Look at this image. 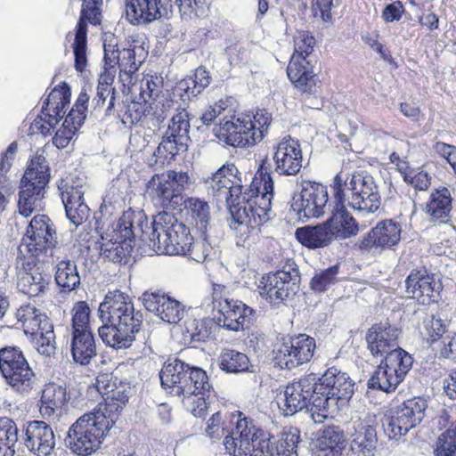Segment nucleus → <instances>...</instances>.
I'll return each mask as SVG.
<instances>
[{
	"mask_svg": "<svg viewBox=\"0 0 456 456\" xmlns=\"http://www.w3.org/2000/svg\"><path fill=\"white\" fill-rule=\"evenodd\" d=\"M91 389L102 395L103 403L81 416L69 430L70 449L84 456L99 448L104 436L117 422L118 412L128 402L130 387L126 383H117L111 373H100Z\"/></svg>",
	"mask_w": 456,
	"mask_h": 456,
	"instance_id": "1",
	"label": "nucleus"
},
{
	"mask_svg": "<svg viewBox=\"0 0 456 456\" xmlns=\"http://www.w3.org/2000/svg\"><path fill=\"white\" fill-rule=\"evenodd\" d=\"M102 326L98 334L102 342L115 349L129 348L142 323V314L136 311L131 297L116 290L109 292L98 308Z\"/></svg>",
	"mask_w": 456,
	"mask_h": 456,
	"instance_id": "2",
	"label": "nucleus"
},
{
	"mask_svg": "<svg viewBox=\"0 0 456 456\" xmlns=\"http://www.w3.org/2000/svg\"><path fill=\"white\" fill-rule=\"evenodd\" d=\"M159 378L163 388L175 396H183L184 407L197 418L207 413L214 391L202 369L191 367L177 358L168 359Z\"/></svg>",
	"mask_w": 456,
	"mask_h": 456,
	"instance_id": "3",
	"label": "nucleus"
},
{
	"mask_svg": "<svg viewBox=\"0 0 456 456\" xmlns=\"http://www.w3.org/2000/svg\"><path fill=\"white\" fill-rule=\"evenodd\" d=\"M149 240L157 254L189 256L199 263L204 262L211 252L208 242H194L189 228L167 211L154 216Z\"/></svg>",
	"mask_w": 456,
	"mask_h": 456,
	"instance_id": "4",
	"label": "nucleus"
},
{
	"mask_svg": "<svg viewBox=\"0 0 456 456\" xmlns=\"http://www.w3.org/2000/svg\"><path fill=\"white\" fill-rule=\"evenodd\" d=\"M252 195L238 201L235 208L232 210V216L235 223L240 224L242 234L248 231L252 235L245 238L248 244L256 243L260 233V224L269 219L271 202L273 197V180L271 173L264 164L256 171L250 184Z\"/></svg>",
	"mask_w": 456,
	"mask_h": 456,
	"instance_id": "5",
	"label": "nucleus"
},
{
	"mask_svg": "<svg viewBox=\"0 0 456 456\" xmlns=\"http://www.w3.org/2000/svg\"><path fill=\"white\" fill-rule=\"evenodd\" d=\"M148 228L147 216L142 210L129 208L102 232L97 241L100 255L113 263L126 262L134 245L135 237L142 238Z\"/></svg>",
	"mask_w": 456,
	"mask_h": 456,
	"instance_id": "6",
	"label": "nucleus"
},
{
	"mask_svg": "<svg viewBox=\"0 0 456 456\" xmlns=\"http://www.w3.org/2000/svg\"><path fill=\"white\" fill-rule=\"evenodd\" d=\"M316 391L309 413L315 423H323L330 416L345 406L354 392V383L347 373L336 367L328 369L317 378Z\"/></svg>",
	"mask_w": 456,
	"mask_h": 456,
	"instance_id": "7",
	"label": "nucleus"
},
{
	"mask_svg": "<svg viewBox=\"0 0 456 456\" xmlns=\"http://www.w3.org/2000/svg\"><path fill=\"white\" fill-rule=\"evenodd\" d=\"M334 199L338 208L348 206L354 210L374 213L381 204L374 178L363 172H354L345 179L340 174L333 181Z\"/></svg>",
	"mask_w": 456,
	"mask_h": 456,
	"instance_id": "8",
	"label": "nucleus"
},
{
	"mask_svg": "<svg viewBox=\"0 0 456 456\" xmlns=\"http://www.w3.org/2000/svg\"><path fill=\"white\" fill-rule=\"evenodd\" d=\"M272 117L265 110L250 115H225L214 128L216 136L232 147H249L260 142L271 124Z\"/></svg>",
	"mask_w": 456,
	"mask_h": 456,
	"instance_id": "9",
	"label": "nucleus"
},
{
	"mask_svg": "<svg viewBox=\"0 0 456 456\" xmlns=\"http://www.w3.org/2000/svg\"><path fill=\"white\" fill-rule=\"evenodd\" d=\"M201 306L214 314L216 323L227 330L239 331L245 328L253 310L239 300L230 298L224 285L214 283L212 292L207 296Z\"/></svg>",
	"mask_w": 456,
	"mask_h": 456,
	"instance_id": "10",
	"label": "nucleus"
},
{
	"mask_svg": "<svg viewBox=\"0 0 456 456\" xmlns=\"http://www.w3.org/2000/svg\"><path fill=\"white\" fill-rule=\"evenodd\" d=\"M189 183L187 172L170 170L152 175L146 192L156 208L173 210L183 201V192Z\"/></svg>",
	"mask_w": 456,
	"mask_h": 456,
	"instance_id": "11",
	"label": "nucleus"
},
{
	"mask_svg": "<svg viewBox=\"0 0 456 456\" xmlns=\"http://www.w3.org/2000/svg\"><path fill=\"white\" fill-rule=\"evenodd\" d=\"M241 416L242 413L238 414L236 427L224 439L225 451L233 456H273L276 452L275 443L272 441L273 437L263 430L258 433V447L254 449V446H249L248 437L255 431V424L251 419Z\"/></svg>",
	"mask_w": 456,
	"mask_h": 456,
	"instance_id": "12",
	"label": "nucleus"
},
{
	"mask_svg": "<svg viewBox=\"0 0 456 456\" xmlns=\"http://www.w3.org/2000/svg\"><path fill=\"white\" fill-rule=\"evenodd\" d=\"M48 166L42 155L33 158L21 179L18 208L20 215L28 216L40 208L45 188L49 183Z\"/></svg>",
	"mask_w": 456,
	"mask_h": 456,
	"instance_id": "13",
	"label": "nucleus"
},
{
	"mask_svg": "<svg viewBox=\"0 0 456 456\" xmlns=\"http://www.w3.org/2000/svg\"><path fill=\"white\" fill-rule=\"evenodd\" d=\"M56 244V228L53 221L46 215H37L31 219L19 249L45 263L50 259L53 261Z\"/></svg>",
	"mask_w": 456,
	"mask_h": 456,
	"instance_id": "14",
	"label": "nucleus"
},
{
	"mask_svg": "<svg viewBox=\"0 0 456 456\" xmlns=\"http://www.w3.org/2000/svg\"><path fill=\"white\" fill-rule=\"evenodd\" d=\"M189 131L188 112L185 109L177 110L153 153L154 165L163 167L174 160L179 151H186L190 140Z\"/></svg>",
	"mask_w": 456,
	"mask_h": 456,
	"instance_id": "15",
	"label": "nucleus"
},
{
	"mask_svg": "<svg viewBox=\"0 0 456 456\" xmlns=\"http://www.w3.org/2000/svg\"><path fill=\"white\" fill-rule=\"evenodd\" d=\"M189 131L188 112L185 109L177 110L153 153L154 165L163 167L174 160L179 151H186L190 140Z\"/></svg>",
	"mask_w": 456,
	"mask_h": 456,
	"instance_id": "16",
	"label": "nucleus"
},
{
	"mask_svg": "<svg viewBox=\"0 0 456 456\" xmlns=\"http://www.w3.org/2000/svg\"><path fill=\"white\" fill-rule=\"evenodd\" d=\"M0 371L5 382L17 393L28 394L36 377L22 352L16 347L0 350Z\"/></svg>",
	"mask_w": 456,
	"mask_h": 456,
	"instance_id": "17",
	"label": "nucleus"
},
{
	"mask_svg": "<svg viewBox=\"0 0 456 456\" xmlns=\"http://www.w3.org/2000/svg\"><path fill=\"white\" fill-rule=\"evenodd\" d=\"M70 102V90L66 83L53 88L44 101L41 115L29 126L31 134H51L55 126L63 118L66 107Z\"/></svg>",
	"mask_w": 456,
	"mask_h": 456,
	"instance_id": "18",
	"label": "nucleus"
},
{
	"mask_svg": "<svg viewBox=\"0 0 456 456\" xmlns=\"http://www.w3.org/2000/svg\"><path fill=\"white\" fill-rule=\"evenodd\" d=\"M86 188V178L72 173L62 177L58 183L66 216L75 226L83 224L89 216L90 209L84 200Z\"/></svg>",
	"mask_w": 456,
	"mask_h": 456,
	"instance_id": "19",
	"label": "nucleus"
},
{
	"mask_svg": "<svg viewBox=\"0 0 456 456\" xmlns=\"http://www.w3.org/2000/svg\"><path fill=\"white\" fill-rule=\"evenodd\" d=\"M299 195L293 198L291 208L299 218H318L330 212L331 204L327 188L322 183L305 180Z\"/></svg>",
	"mask_w": 456,
	"mask_h": 456,
	"instance_id": "20",
	"label": "nucleus"
},
{
	"mask_svg": "<svg viewBox=\"0 0 456 456\" xmlns=\"http://www.w3.org/2000/svg\"><path fill=\"white\" fill-rule=\"evenodd\" d=\"M237 168L233 164L221 167L206 181L208 193L219 203H224L230 214L240 200L242 187L236 183Z\"/></svg>",
	"mask_w": 456,
	"mask_h": 456,
	"instance_id": "21",
	"label": "nucleus"
},
{
	"mask_svg": "<svg viewBox=\"0 0 456 456\" xmlns=\"http://www.w3.org/2000/svg\"><path fill=\"white\" fill-rule=\"evenodd\" d=\"M297 278L298 272L294 268L269 273L257 284L259 294L270 304L278 305L295 294Z\"/></svg>",
	"mask_w": 456,
	"mask_h": 456,
	"instance_id": "22",
	"label": "nucleus"
},
{
	"mask_svg": "<svg viewBox=\"0 0 456 456\" xmlns=\"http://www.w3.org/2000/svg\"><path fill=\"white\" fill-rule=\"evenodd\" d=\"M317 377L310 374L298 380L289 383L283 394V397L278 402L279 408L286 416H291L297 411L309 408L313 403L314 395L316 391Z\"/></svg>",
	"mask_w": 456,
	"mask_h": 456,
	"instance_id": "23",
	"label": "nucleus"
},
{
	"mask_svg": "<svg viewBox=\"0 0 456 456\" xmlns=\"http://www.w3.org/2000/svg\"><path fill=\"white\" fill-rule=\"evenodd\" d=\"M315 349L314 338L306 334L284 339L275 352L274 360L281 369L291 370L309 362Z\"/></svg>",
	"mask_w": 456,
	"mask_h": 456,
	"instance_id": "24",
	"label": "nucleus"
},
{
	"mask_svg": "<svg viewBox=\"0 0 456 456\" xmlns=\"http://www.w3.org/2000/svg\"><path fill=\"white\" fill-rule=\"evenodd\" d=\"M102 0H83L79 20L77 24L73 51L75 55V69L78 72L85 70L87 64L86 58V21L93 25L101 22V6Z\"/></svg>",
	"mask_w": 456,
	"mask_h": 456,
	"instance_id": "25",
	"label": "nucleus"
},
{
	"mask_svg": "<svg viewBox=\"0 0 456 456\" xmlns=\"http://www.w3.org/2000/svg\"><path fill=\"white\" fill-rule=\"evenodd\" d=\"M274 170L280 175H297L303 163V153L299 142L290 136L284 137L273 147Z\"/></svg>",
	"mask_w": 456,
	"mask_h": 456,
	"instance_id": "26",
	"label": "nucleus"
},
{
	"mask_svg": "<svg viewBox=\"0 0 456 456\" xmlns=\"http://www.w3.org/2000/svg\"><path fill=\"white\" fill-rule=\"evenodd\" d=\"M173 8L172 0H126V15L132 24L168 18Z\"/></svg>",
	"mask_w": 456,
	"mask_h": 456,
	"instance_id": "27",
	"label": "nucleus"
},
{
	"mask_svg": "<svg viewBox=\"0 0 456 456\" xmlns=\"http://www.w3.org/2000/svg\"><path fill=\"white\" fill-rule=\"evenodd\" d=\"M144 307L168 323H178L184 316L183 305L160 291H145L142 295Z\"/></svg>",
	"mask_w": 456,
	"mask_h": 456,
	"instance_id": "28",
	"label": "nucleus"
},
{
	"mask_svg": "<svg viewBox=\"0 0 456 456\" xmlns=\"http://www.w3.org/2000/svg\"><path fill=\"white\" fill-rule=\"evenodd\" d=\"M89 99L90 97L86 92L79 94L75 104L66 116L61 127L57 130L53 138V142L57 148L63 149L67 147L76 132L83 125L86 117Z\"/></svg>",
	"mask_w": 456,
	"mask_h": 456,
	"instance_id": "29",
	"label": "nucleus"
},
{
	"mask_svg": "<svg viewBox=\"0 0 456 456\" xmlns=\"http://www.w3.org/2000/svg\"><path fill=\"white\" fill-rule=\"evenodd\" d=\"M22 432L27 449L37 456H48L55 446V436L52 428L44 421L28 422Z\"/></svg>",
	"mask_w": 456,
	"mask_h": 456,
	"instance_id": "30",
	"label": "nucleus"
},
{
	"mask_svg": "<svg viewBox=\"0 0 456 456\" xmlns=\"http://www.w3.org/2000/svg\"><path fill=\"white\" fill-rule=\"evenodd\" d=\"M405 286L408 296L422 305L435 302L441 287L435 275L425 269L411 272L405 281Z\"/></svg>",
	"mask_w": 456,
	"mask_h": 456,
	"instance_id": "31",
	"label": "nucleus"
},
{
	"mask_svg": "<svg viewBox=\"0 0 456 456\" xmlns=\"http://www.w3.org/2000/svg\"><path fill=\"white\" fill-rule=\"evenodd\" d=\"M352 452L357 456H373L378 442L376 428L370 419H357L348 429Z\"/></svg>",
	"mask_w": 456,
	"mask_h": 456,
	"instance_id": "32",
	"label": "nucleus"
},
{
	"mask_svg": "<svg viewBox=\"0 0 456 456\" xmlns=\"http://www.w3.org/2000/svg\"><path fill=\"white\" fill-rule=\"evenodd\" d=\"M313 59L292 55L287 68V75L294 86L303 94L317 92L318 76L314 71Z\"/></svg>",
	"mask_w": 456,
	"mask_h": 456,
	"instance_id": "33",
	"label": "nucleus"
},
{
	"mask_svg": "<svg viewBox=\"0 0 456 456\" xmlns=\"http://www.w3.org/2000/svg\"><path fill=\"white\" fill-rule=\"evenodd\" d=\"M398 330L388 323L373 325L366 334L368 349L372 355H386L397 348Z\"/></svg>",
	"mask_w": 456,
	"mask_h": 456,
	"instance_id": "34",
	"label": "nucleus"
},
{
	"mask_svg": "<svg viewBox=\"0 0 456 456\" xmlns=\"http://www.w3.org/2000/svg\"><path fill=\"white\" fill-rule=\"evenodd\" d=\"M48 284L49 276L29 262L27 263V267L23 265L17 273V288L28 297H37L45 293Z\"/></svg>",
	"mask_w": 456,
	"mask_h": 456,
	"instance_id": "35",
	"label": "nucleus"
},
{
	"mask_svg": "<svg viewBox=\"0 0 456 456\" xmlns=\"http://www.w3.org/2000/svg\"><path fill=\"white\" fill-rule=\"evenodd\" d=\"M69 398L66 387L54 382L46 384L40 400L41 415L49 419L61 414Z\"/></svg>",
	"mask_w": 456,
	"mask_h": 456,
	"instance_id": "36",
	"label": "nucleus"
},
{
	"mask_svg": "<svg viewBox=\"0 0 456 456\" xmlns=\"http://www.w3.org/2000/svg\"><path fill=\"white\" fill-rule=\"evenodd\" d=\"M16 318L25 334L35 336L45 329H50L53 323L47 315L33 305H21L16 312Z\"/></svg>",
	"mask_w": 456,
	"mask_h": 456,
	"instance_id": "37",
	"label": "nucleus"
},
{
	"mask_svg": "<svg viewBox=\"0 0 456 456\" xmlns=\"http://www.w3.org/2000/svg\"><path fill=\"white\" fill-rule=\"evenodd\" d=\"M452 194L448 188L433 191L426 205V212L432 221L446 224L452 211Z\"/></svg>",
	"mask_w": 456,
	"mask_h": 456,
	"instance_id": "38",
	"label": "nucleus"
},
{
	"mask_svg": "<svg viewBox=\"0 0 456 456\" xmlns=\"http://www.w3.org/2000/svg\"><path fill=\"white\" fill-rule=\"evenodd\" d=\"M210 81L211 77L207 69L199 67L192 76L187 77L177 83L175 94H177L183 102L189 101L208 87Z\"/></svg>",
	"mask_w": 456,
	"mask_h": 456,
	"instance_id": "39",
	"label": "nucleus"
},
{
	"mask_svg": "<svg viewBox=\"0 0 456 456\" xmlns=\"http://www.w3.org/2000/svg\"><path fill=\"white\" fill-rule=\"evenodd\" d=\"M70 353L73 361L80 365H87L96 356V344L92 332L71 334Z\"/></svg>",
	"mask_w": 456,
	"mask_h": 456,
	"instance_id": "40",
	"label": "nucleus"
},
{
	"mask_svg": "<svg viewBox=\"0 0 456 456\" xmlns=\"http://www.w3.org/2000/svg\"><path fill=\"white\" fill-rule=\"evenodd\" d=\"M297 240L309 248H323L333 241V233L330 232L326 222L315 226L299 227L295 232Z\"/></svg>",
	"mask_w": 456,
	"mask_h": 456,
	"instance_id": "41",
	"label": "nucleus"
},
{
	"mask_svg": "<svg viewBox=\"0 0 456 456\" xmlns=\"http://www.w3.org/2000/svg\"><path fill=\"white\" fill-rule=\"evenodd\" d=\"M344 434L338 427H326L315 441L318 456H338L344 448Z\"/></svg>",
	"mask_w": 456,
	"mask_h": 456,
	"instance_id": "42",
	"label": "nucleus"
},
{
	"mask_svg": "<svg viewBox=\"0 0 456 456\" xmlns=\"http://www.w3.org/2000/svg\"><path fill=\"white\" fill-rule=\"evenodd\" d=\"M219 368L230 374L254 373L255 366L248 356L237 350L225 349L218 358Z\"/></svg>",
	"mask_w": 456,
	"mask_h": 456,
	"instance_id": "43",
	"label": "nucleus"
},
{
	"mask_svg": "<svg viewBox=\"0 0 456 456\" xmlns=\"http://www.w3.org/2000/svg\"><path fill=\"white\" fill-rule=\"evenodd\" d=\"M54 280L61 292L76 290L80 285V275L77 265L70 260H61L55 265Z\"/></svg>",
	"mask_w": 456,
	"mask_h": 456,
	"instance_id": "44",
	"label": "nucleus"
},
{
	"mask_svg": "<svg viewBox=\"0 0 456 456\" xmlns=\"http://www.w3.org/2000/svg\"><path fill=\"white\" fill-rule=\"evenodd\" d=\"M427 406L425 399L413 397L404 401L393 412L413 428L422 421Z\"/></svg>",
	"mask_w": 456,
	"mask_h": 456,
	"instance_id": "45",
	"label": "nucleus"
},
{
	"mask_svg": "<svg viewBox=\"0 0 456 456\" xmlns=\"http://www.w3.org/2000/svg\"><path fill=\"white\" fill-rule=\"evenodd\" d=\"M241 413L240 411H237L236 413L231 414V416H225L224 418L222 414L217 411L214 413L207 421L205 435L212 441H218L222 437H226L228 435H231L232 430L230 431V426L235 425L238 419V414Z\"/></svg>",
	"mask_w": 456,
	"mask_h": 456,
	"instance_id": "46",
	"label": "nucleus"
},
{
	"mask_svg": "<svg viewBox=\"0 0 456 456\" xmlns=\"http://www.w3.org/2000/svg\"><path fill=\"white\" fill-rule=\"evenodd\" d=\"M402 228L400 224L387 219L377 224L372 228V235L378 240V246L382 248H391L401 240Z\"/></svg>",
	"mask_w": 456,
	"mask_h": 456,
	"instance_id": "47",
	"label": "nucleus"
},
{
	"mask_svg": "<svg viewBox=\"0 0 456 456\" xmlns=\"http://www.w3.org/2000/svg\"><path fill=\"white\" fill-rule=\"evenodd\" d=\"M401 382L398 376L382 361L368 380V387L389 393L395 391Z\"/></svg>",
	"mask_w": 456,
	"mask_h": 456,
	"instance_id": "48",
	"label": "nucleus"
},
{
	"mask_svg": "<svg viewBox=\"0 0 456 456\" xmlns=\"http://www.w3.org/2000/svg\"><path fill=\"white\" fill-rule=\"evenodd\" d=\"M18 428L10 418H0V456H14L18 442Z\"/></svg>",
	"mask_w": 456,
	"mask_h": 456,
	"instance_id": "49",
	"label": "nucleus"
},
{
	"mask_svg": "<svg viewBox=\"0 0 456 456\" xmlns=\"http://www.w3.org/2000/svg\"><path fill=\"white\" fill-rule=\"evenodd\" d=\"M383 362L403 381L412 367L413 359L405 350L397 347L391 350Z\"/></svg>",
	"mask_w": 456,
	"mask_h": 456,
	"instance_id": "50",
	"label": "nucleus"
},
{
	"mask_svg": "<svg viewBox=\"0 0 456 456\" xmlns=\"http://www.w3.org/2000/svg\"><path fill=\"white\" fill-rule=\"evenodd\" d=\"M188 216L195 227L204 232L209 223V207L207 202L191 198L186 203Z\"/></svg>",
	"mask_w": 456,
	"mask_h": 456,
	"instance_id": "51",
	"label": "nucleus"
},
{
	"mask_svg": "<svg viewBox=\"0 0 456 456\" xmlns=\"http://www.w3.org/2000/svg\"><path fill=\"white\" fill-rule=\"evenodd\" d=\"M419 332L428 343L438 341L446 332V323L435 315H427L419 328Z\"/></svg>",
	"mask_w": 456,
	"mask_h": 456,
	"instance_id": "52",
	"label": "nucleus"
},
{
	"mask_svg": "<svg viewBox=\"0 0 456 456\" xmlns=\"http://www.w3.org/2000/svg\"><path fill=\"white\" fill-rule=\"evenodd\" d=\"M71 334L92 332L90 329V307L85 301L75 303L71 310Z\"/></svg>",
	"mask_w": 456,
	"mask_h": 456,
	"instance_id": "53",
	"label": "nucleus"
},
{
	"mask_svg": "<svg viewBox=\"0 0 456 456\" xmlns=\"http://www.w3.org/2000/svg\"><path fill=\"white\" fill-rule=\"evenodd\" d=\"M139 101H142L144 105L161 97L162 94V81L153 76L144 77L139 85Z\"/></svg>",
	"mask_w": 456,
	"mask_h": 456,
	"instance_id": "54",
	"label": "nucleus"
},
{
	"mask_svg": "<svg viewBox=\"0 0 456 456\" xmlns=\"http://www.w3.org/2000/svg\"><path fill=\"white\" fill-rule=\"evenodd\" d=\"M299 437V431L297 428L281 433L276 445L277 456H298L297 448Z\"/></svg>",
	"mask_w": 456,
	"mask_h": 456,
	"instance_id": "55",
	"label": "nucleus"
},
{
	"mask_svg": "<svg viewBox=\"0 0 456 456\" xmlns=\"http://www.w3.org/2000/svg\"><path fill=\"white\" fill-rule=\"evenodd\" d=\"M315 38L307 31L299 30L294 36V53L300 58L313 59Z\"/></svg>",
	"mask_w": 456,
	"mask_h": 456,
	"instance_id": "56",
	"label": "nucleus"
},
{
	"mask_svg": "<svg viewBox=\"0 0 456 456\" xmlns=\"http://www.w3.org/2000/svg\"><path fill=\"white\" fill-rule=\"evenodd\" d=\"M436 456H452L456 453V423L440 435L436 448Z\"/></svg>",
	"mask_w": 456,
	"mask_h": 456,
	"instance_id": "57",
	"label": "nucleus"
},
{
	"mask_svg": "<svg viewBox=\"0 0 456 456\" xmlns=\"http://www.w3.org/2000/svg\"><path fill=\"white\" fill-rule=\"evenodd\" d=\"M35 346L39 354L51 356L55 352V335L53 331V325L50 329L40 330L38 334L31 336Z\"/></svg>",
	"mask_w": 456,
	"mask_h": 456,
	"instance_id": "58",
	"label": "nucleus"
},
{
	"mask_svg": "<svg viewBox=\"0 0 456 456\" xmlns=\"http://www.w3.org/2000/svg\"><path fill=\"white\" fill-rule=\"evenodd\" d=\"M411 428L410 424L405 423L393 411L383 421L384 432L389 439L398 440Z\"/></svg>",
	"mask_w": 456,
	"mask_h": 456,
	"instance_id": "59",
	"label": "nucleus"
},
{
	"mask_svg": "<svg viewBox=\"0 0 456 456\" xmlns=\"http://www.w3.org/2000/svg\"><path fill=\"white\" fill-rule=\"evenodd\" d=\"M183 20L201 17L206 13L207 0H175Z\"/></svg>",
	"mask_w": 456,
	"mask_h": 456,
	"instance_id": "60",
	"label": "nucleus"
},
{
	"mask_svg": "<svg viewBox=\"0 0 456 456\" xmlns=\"http://www.w3.org/2000/svg\"><path fill=\"white\" fill-rule=\"evenodd\" d=\"M338 267L334 265L315 274L310 282L311 289L316 292H322L328 289L338 281L337 275Z\"/></svg>",
	"mask_w": 456,
	"mask_h": 456,
	"instance_id": "61",
	"label": "nucleus"
},
{
	"mask_svg": "<svg viewBox=\"0 0 456 456\" xmlns=\"http://www.w3.org/2000/svg\"><path fill=\"white\" fill-rule=\"evenodd\" d=\"M172 106L173 101L162 95L157 100L145 104L146 115L152 117L159 124L166 119Z\"/></svg>",
	"mask_w": 456,
	"mask_h": 456,
	"instance_id": "62",
	"label": "nucleus"
},
{
	"mask_svg": "<svg viewBox=\"0 0 456 456\" xmlns=\"http://www.w3.org/2000/svg\"><path fill=\"white\" fill-rule=\"evenodd\" d=\"M334 220H338L343 225V228L340 230L342 233V239H346L356 234L358 226L354 219L345 210V208H338L336 200Z\"/></svg>",
	"mask_w": 456,
	"mask_h": 456,
	"instance_id": "63",
	"label": "nucleus"
},
{
	"mask_svg": "<svg viewBox=\"0 0 456 456\" xmlns=\"http://www.w3.org/2000/svg\"><path fill=\"white\" fill-rule=\"evenodd\" d=\"M139 66L134 49L124 48L120 51L118 68L121 74L130 77L139 69Z\"/></svg>",
	"mask_w": 456,
	"mask_h": 456,
	"instance_id": "64",
	"label": "nucleus"
}]
</instances>
